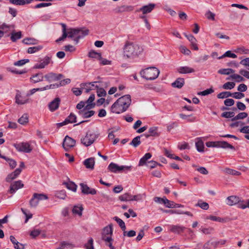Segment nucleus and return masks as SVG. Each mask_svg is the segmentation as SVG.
<instances>
[{"label":"nucleus","instance_id":"7ed1b4c3","mask_svg":"<svg viewBox=\"0 0 249 249\" xmlns=\"http://www.w3.org/2000/svg\"><path fill=\"white\" fill-rule=\"evenodd\" d=\"M160 73V71L155 67H149L142 70L140 72L142 77L146 80H152L156 79Z\"/></svg>","mask_w":249,"mask_h":249},{"label":"nucleus","instance_id":"69168bd1","mask_svg":"<svg viewBox=\"0 0 249 249\" xmlns=\"http://www.w3.org/2000/svg\"><path fill=\"white\" fill-rule=\"evenodd\" d=\"M97 94L99 97H104L106 95L107 93L106 90L103 88H96Z\"/></svg>","mask_w":249,"mask_h":249},{"label":"nucleus","instance_id":"20e7f679","mask_svg":"<svg viewBox=\"0 0 249 249\" xmlns=\"http://www.w3.org/2000/svg\"><path fill=\"white\" fill-rule=\"evenodd\" d=\"M98 137V134L89 131L86 136L81 139V142L85 146H89L91 145Z\"/></svg>","mask_w":249,"mask_h":249},{"label":"nucleus","instance_id":"4be33fe9","mask_svg":"<svg viewBox=\"0 0 249 249\" xmlns=\"http://www.w3.org/2000/svg\"><path fill=\"white\" fill-rule=\"evenodd\" d=\"M170 227V231L172 232H173L174 233L177 234H180V233L182 232L185 229V227L180 226V225H170L169 226Z\"/></svg>","mask_w":249,"mask_h":249},{"label":"nucleus","instance_id":"39448f33","mask_svg":"<svg viewBox=\"0 0 249 249\" xmlns=\"http://www.w3.org/2000/svg\"><path fill=\"white\" fill-rule=\"evenodd\" d=\"M48 198L47 196L44 194L34 193L32 198L29 201V205L31 208H36L41 200H46Z\"/></svg>","mask_w":249,"mask_h":249},{"label":"nucleus","instance_id":"5701e85b","mask_svg":"<svg viewBox=\"0 0 249 249\" xmlns=\"http://www.w3.org/2000/svg\"><path fill=\"white\" fill-rule=\"evenodd\" d=\"M78 113L83 118H88L92 116L95 114V111L93 110H80L78 111Z\"/></svg>","mask_w":249,"mask_h":249},{"label":"nucleus","instance_id":"a18cd8bd","mask_svg":"<svg viewBox=\"0 0 249 249\" xmlns=\"http://www.w3.org/2000/svg\"><path fill=\"white\" fill-rule=\"evenodd\" d=\"M113 219L117 222L123 231L126 229L125 223L121 218L115 216L113 217Z\"/></svg>","mask_w":249,"mask_h":249},{"label":"nucleus","instance_id":"393cba45","mask_svg":"<svg viewBox=\"0 0 249 249\" xmlns=\"http://www.w3.org/2000/svg\"><path fill=\"white\" fill-rule=\"evenodd\" d=\"M10 240L12 244L14 245V248L15 249H24V245L18 241L16 239L15 237L13 235L10 236Z\"/></svg>","mask_w":249,"mask_h":249},{"label":"nucleus","instance_id":"f704fd0d","mask_svg":"<svg viewBox=\"0 0 249 249\" xmlns=\"http://www.w3.org/2000/svg\"><path fill=\"white\" fill-rule=\"evenodd\" d=\"M152 157L151 154L150 153H146L143 157H142L139 163V166H143V165L145 164L146 163V161L150 159Z\"/></svg>","mask_w":249,"mask_h":249},{"label":"nucleus","instance_id":"f257e3e1","mask_svg":"<svg viewBox=\"0 0 249 249\" xmlns=\"http://www.w3.org/2000/svg\"><path fill=\"white\" fill-rule=\"evenodd\" d=\"M131 103V96L129 94L125 95L119 98L111 107V111L120 114L125 111Z\"/></svg>","mask_w":249,"mask_h":249},{"label":"nucleus","instance_id":"ea45409f","mask_svg":"<svg viewBox=\"0 0 249 249\" xmlns=\"http://www.w3.org/2000/svg\"><path fill=\"white\" fill-rule=\"evenodd\" d=\"M76 115L72 113H71L69 116H68L66 119H65V121L66 122L67 124H68L69 123H76Z\"/></svg>","mask_w":249,"mask_h":249},{"label":"nucleus","instance_id":"0e129e2a","mask_svg":"<svg viewBox=\"0 0 249 249\" xmlns=\"http://www.w3.org/2000/svg\"><path fill=\"white\" fill-rule=\"evenodd\" d=\"M85 247L86 249H94L93 247V240L92 238H90L88 243L85 244Z\"/></svg>","mask_w":249,"mask_h":249},{"label":"nucleus","instance_id":"4c0bfd02","mask_svg":"<svg viewBox=\"0 0 249 249\" xmlns=\"http://www.w3.org/2000/svg\"><path fill=\"white\" fill-rule=\"evenodd\" d=\"M83 208L82 206H74L72 209V213L74 214H77L79 216H81L82 214V211Z\"/></svg>","mask_w":249,"mask_h":249},{"label":"nucleus","instance_id":"8fccbe9b","mask_svg":"<svg viewBox=\"0 0 249 249\" xmlns=\"http://www.w3.org/2000/svg\"><path fill=\"white\" fill-rule=\"evenodd\" d=\"M225 57H229L235 58L237 57V55L235 54L232 53L231 51H228L225 53H224L222 56L219 57L218 58L219 59H220Z\"/></svg>","mask_w":249,"mask_h":249},{"label":"nucleus","instance_id":"2eb2a0df","mask_svg":"<svg viewBox=\"0 0 249 249\" xmlns=\"http://www.w3.org/2000/svg\"><path fill=\"white\" fill-rule=\"evenodd\" d=\"M23 187V184L21 180H18L12 183L10 187L9 192L11 194H14L18 189Z\"/></svg>","mask_w":249,"mask_h":249},{"label":"nucleus","instance_id":"bf43d9fd","mask_svg":"<svg viewBox=\"0 0 249 249\" xmlns=\"http://www.w3.org/2000/svg\"><path fill=\"white\" fill-rule=\"evenodd\" d=\"M234 113L233 111L224 112L221 114V117L225 118H233Z\"/></svg>","mask_w":249,"mask_h":249},{"label":"nucleus","instance_id":"6e6d98bb","mask_svg":"<svg viewBox=\"0 0 249 249\" xmlns=\"http://www.w3.org/2000/svg\"><path fill=\"white\" fill-rule=\"evenodd\" d=\"M18 122L21 124H25L28 122V116L27 114H24L20 118Z\"/></svg>","mask_w":249,"mask_h":249},{"label":"nucleus","instance_id":"603ef678","mask_svg":"<svg viewBox=\"0 0 249 249\" xmlns=\"http://www.w3.org/2000/svg\"><path fill=\"white\" fill-rule=\"evenodd\" d=\"M161 210L163 213H169L170 214H181L183 213L182 211L179 210H164L161 209Z\"/></svg>","mask_w":249,"mask_h":249},{"label":"nucleus","instance_id":"473e14b6","mask_svg":"<svg viewBox=\"0 0 249 249\" xmlns=\"http://www.w3.org/2000/svg\"><path fill=\"white\" fill-rule=\"evenodd\" d=\"M10 34V38L13 42H16L18 39L21 38L22 36L21 32L20 31L15 32L14 31H12Z\"/></svg>","mask_w":249,"mask_h":249},{"label":"nucleus","instance_id":"680f3d73","mask_svg":"<svg viewBox=\"0 0 249 249\" xmlns=\"http://www.w3.org/2000/svg\"><path fill=\"white\" fill-rule=\"evenodd\" d=\"M29 62L28 59H21L14 62V65L16 66H21Z\"/></svg>","mask_w":249,"mask_h":249},{"label":"nucleus","instance_id":"79ce46f5","mask_svg":"<svg viewBox=\"0 0 249 249\" xmlns=\"http://www.w3.org/2000/svg\"><path fill=\"white\" fill-rule=\"evenodd\" d=\"M196 207H199L201 209L207 210L209 208V205L208 203L203 202L201 200L198 201V202L195 205Z\"/></svg>","mask_w":249,"mask_h":249},{"label":"nucleus","instance_id":"37998d69","mask_svg":"<svg viewBox=\"0 0 249 249\" xmlns=\"http://www.w3.org/2000/svg\"><path fill=\"white\" fill-rule=\"evenodd\" d=\"M141 136H138L133 139L131 142L129 143L130 145H132L134 147H138L141 143Z\"/></svg>","mask_w":249,"mask_h":249},{"label":"nucleus","instance_id":"c9c22d12","mask_svg":"<svg viewBox=\"0 0 249 249\" xmlns=\"http://www.w3.org/2000/svg\"><path fill=\"white\" fill-rule=\"evenodd\" d=\"M0 158H2V159H4L6 161H7L8 163H9V166L13 169V168H14L16 165H17V162L16 161L12 159H10V158H8L4 156H2L1 155H0Z\"/></svg>","mask_w":249,"mask_h":249},{"label":"nucleus","instance_id":"f03ea898","mask_svg":"<svg viewBox=\"0 0 249 249\" xmlns=\"http://www.w3.org/2000/svg\"><path fill=\"white\" fill-rule=\"evenodd\" d=\"M142 51V47L129 42H126L123 48L124 56L129 58H133L139 56Z\"/></svg>","mask_w":249,"mask_h":249},{"label":"nucleus","instance_id":"58836bf2","mask_svg":"<svg viewBox=\"0 0 249 249\" xmlns=\"http://www.w3.org/2000/svg\"><path fill=\"white\" fill-rule=\"evenodd\" d=\"M10 2L17 5H23L30 3V1L28 0H10Z\"/></svg>","mask_w":249,"mask_h":249},{"label":"nucleus","instance_id":"72a5a7b5","mask_svg":"<svg viewBox=\"0 0 249 249\" xmlns=\"http://www.w3.org/2000/svg\"><path fill=\"white\" fill-rule=\"evenodd\" d=\"M62 27V33L63 34L62 36L58 38L56 40V42H59L60 41L64 40L67 37H68V34H67V30H66V25L64 24H61Z\"/></svg>","mask_w":249,"mask_h":249},{"label":"nucleus","instance_id":"13d9d810","mask_svg":"<svg viewBox=\"0 0 249 249\" xmlns=\"http://www.w3.org/2000/svg\"><path fill=\"white\" fill-rule=\"evenodd\" d=\"M225 173L228 174L232 175L234 176H239L241 174L240 172L230 168L225 169Z\"/></svg>","mask_w":249,"mask_h":249},{"label":"nucleus","instance_id":"052dcab7","mask_svg":"<svg viewBox=\"0 0 249 249\" xmlns=\"http://www.w3.org/2000/svg\"><path fill=\"white\" fill-rule=\"evenodd\" d=\"M123 235L124 236H127L129 237H132L136 235V231L134 230H131L130 231H125V230L123 231Z\"/></svg>","mask_w":249,"mask_h":249},{"label":"nucleus","instance_id":"2f4dec72","mask_svg":"<svg viewBox=\"0 0 249 249\" xmlns=\"http://www.w3.org/2000/svg\"><path fill=\"white\" fill-rule=\"evenodd\" d=\"M74 247V246L69 242L66 241H63L61 242L60 247L56 249H72Z\"/></svg>","mask_w":249,"mask_h":249},{"label":"nucleus","instance_id":"412c9836","mask_svg":"<svg viewBox=\"0 0 249 249\" xmlns=\"http://www.w3.org/2000/svg\"><path fill=\"white\" fill-rule=\"evenodd\" d=\"M60 100L59 98H55L53 101L51 102L49 105V108L51 111H54L56 110L59 106Z\"/></svg>","mask_w":249,"mask_h":249},{"label":"nucleus","instance_id":"aec40b11","mask_svg":"<svg viewBox=\"0 0 249 249\" xmlns=\"http://www.w3.org/2000/svg\"><path fill=\"white\" fill-rule=\"evenodd\" d=\"M44 76L41 72H38L34 74H33L30 77L31 81L33 83H36L39 82L43 81Z\"/></svg>","mask_w":249,"mask_h":249},{"label":"nucleus","instance_id":"de8ad7c7","mask_svg":"<svg viewBox=\"0 0 249 249\" xmlns=\"http://www.w3.org/2000/svg\"><path fill=\"white\" fill-rule=\"evenodd\" d=\"M218 72L221 74L229 75L234 73V71L232 69H221L218 71Z\"/></svg>","mask_w":249,"mask_h":249},{"label":"nucleus","instance_id":"6ab92c4d","mask_svg":"<svg viewBox=\"0 0 249 249\" xmlns=\"http://www.w3.org/2000/svg\"><path fill=\"white\" fill-rule=\"evenodd\" d=\"M22 170L20 168L16 169L13 172L9 174L6 177L5 180L6 182H9L12 180L16 178L20 174Z\"/></svg>","mask_w":249,"mask_h":249},{"label":"nucleus","instance_id":"49530a36","mask_svg":"<svg viewBox=\"0 0 249 249\" xmlns=\"http://www.w3.org/2000/svg\"><path fill=\"white\" fill-rule=\"evenodd\" d=\"M232 93L229 91H223L217 94V97L219 99H224L229 97H231Z\"/></svg>","mask_w":249,"mask_h":249},{"label":"nucleus","instance_id":"e2e57ef3","mask_svg":"<svg viewBox=\"0 0 249 249\" xmlns=\"http://www.w3.org/2000/svg\"><path fill=\"white\" fill-rule=\"evenodd\" d=\"M231 78L232 79L236 80L237 82H240L244 81V78L237 74H233L231 75Z\"/></svg>","mask_w":249,"mask_h":249},{"label":"nucleus","instance_id":"7c9ffc66","mask_svg":"<svg viewBox=\"0 0 249 249\" xmlns=\"http://www.w3.org/2000/svg\"><path fill=\"white\" fill-rule=\"evenodd\" d=\"M63 184L65 185L68 189L73 192H75L77 190V185L71 181L69 180L68 182H64Z\"/></svg>","mask_w":249,"mask_h":249},{"label":"nucleus","instance_id":"a19ab883","mask_svg":"<svg viewBox=\"0 0 249 249\" xmlns=\"http://www.w3.org/2000/svg\"><path fill=\"white\" fill-rule=\"evenodd\" d=\"M197 139L198 141L196 142L197 150L198 152H203L204 148L203 142L200 138H197Z\"/></svg>","mask_w":249,"mask_h":249},{"label":"nucleus","instance_id":"b1692460","mask_svg":"<svg viewBox=\"0 0 249 249\" xmlns=\"http://www.w3.org/2000/svg\"><path fill=\"white\" fill-rule=\"evenodd\" d=\"M178 71L181 74H187L195 72V70L188 66L180 67L177 69Z\"/></svg>","mask_w":249,"mask_h":249},{"label":"nucleus","instance_id":"6e6552de","mask_svg":"<svg viewBox=\"0 0 249 249\" xmlns=\"http://www.w3.org/2000/svg\"><path fill=\"white\" fill-rule=\"evenodd\" d=\"M14 146L18 151L28 153H30L32 151V148L29 142L15 143L14 144Z\"/></svg>","mask_w":249,"mask_h":249},{"label":"nucleus","instance_id":"f8f14e48","mask_svg":"<svg viewBox=\"0 0 249 249\" xmlns=\"http://www.w3.org/2000/svg\"><path fill=\"white\" fill-rule=\"evenodd\" d=\"M80 186L81 190V192L83 194L85 195H89L90 194L92 195H94L96 194L97 191L93 188H91L89 187L87 184H84L83 183H81L80 184Z\"/></svg>","mask_w":249,"mask_h":249},{"label":"nucleus","instance_id":"9b49d317","mask_svg":"<svg viewBox=\"0 0 249 249\" xmlns=\"http://www.w3.org/2000/svg\"><path fill=\"white\" fill-rule=\"evenodd\" d=\"M28 96H22L19 90L17 91L15 96V102L18 105H24L28 103L29 99Z\"/></svg>","mask_w":249,"mask_h":249},{"label":"nucleus","instance_id":"4d7b16f0","mask_svg":"<svg viewBox=\"0 0 249 249\" xmlns=\"http://www.w3.org/2000/svg\"><path fill=\"white\" fill-rule=\"evenodd\" d=\"M235 86V84L233 82H228L225 83L223 85V88L225 89H231Z\"/></svg>","mask_w":249,"mask_h":249},{"label":"nucleus","instance_id":"9d476101","mask_svg":"<svg viewBox=\"0 0 249 249\" xmlns=\"http://www.w3.org/2000/svg\"><path fill=\"white\" fill-rule=\"evenodd\" d=\"M75 143L76 142L74 139L68 136H66L63 140V147L65 151H68L75 145Z\"/></svg>","mask_w":249,"mask_h":249},{"label":"nucleus","instance_id":"4468645a","mask_svg":"<svg viewBox=\"0 0 249 249\" xmlns=\"http://www.w3.org/2000/svg\"><path fill=\"white\" fill-rule=\"evenodd\" d=\"M97 83V82H93L90 83H83L81 84V87L82 89H85V92L86 93H88L89 91L94 90L96 88H98V86L97 85H95V83Z\"/></svg>","mask_w":249,"mask_h":249},{"label":"nucleus","instance_id":"dca6fc26","mask_svg":"<svg viewBox=\"0 0 249 249\" xmlns=\"http://www.w3.org/2000/svg\"><path fill=\"white\" fill-rule=\"evenodd\" d=\"M14 28V25H7L6 23H3L0 26V30H1V32H3V36L4 34L6 35L5 36H9L11 35L10 33H8L9 31Z\"/></svg>","mask_w":249,"mask_h":249},{"label":"nucleus","instance_id":"864d4df0","mask_svg":"<svg viewBox=\"0 0 249 249\" xmlns=\"http://www.w3.org/2000/svg\"><path fill=\"white\" fill-rule=\"evenodd\" d=\"M248 116V114L246 112H240L236 116L234 117L231 119L232 121H234L239 119H243L246 118Z\"/></svg>","mask_w":249,"mask_h":249},{"label":"nucleus","instance_id":"423d86ee","mask_svg":"<svg viewBox=\"0 0 249 249\" xmlns=\"http://www.w3.org/2000/svg\"><path fill=\"white\" fill-rule=\"evenodd\" d=\"M131 168V166H119L113 162L110 163L108 166V169L113 173L120 172L124 170L130 171Z\"/></svg>","mask_w":249,"mask_h":249},{"label":"nucleus","instance_id":"ddd939ff","mask_svg":"<svg viewBox=\"0 0 249 249\" xmlns=\"http://www.w3.org/2000/svg\"><path fill=\"white\" fill-rule=\"evenodd\" d=\"M41 62L39 63H36L34 66V69H43L46 66H47L51 62V58L48 56H46L41 61Z\"/></svg>","mask_w":249,"mask_h":249},{"label":"nucleus","instance_id":"1a4fd4ad","mask_svg":"<svg viewBox=\"0 0 249 249\" xmlns=\"http://www.w3.org/2000/svg\"><path fill=\"white\" fill-rule=\"evenodd\" d=\"M63 77L64 75L62 74H57L52 72H49L44 75V78L49 83L60 80Z\"/></svg>","mask_w":249,"mask_h":249},{"label":"nucleus","instance_id":"a211bd4d","mask_svg":"<svg viewBox=\"0 0 249 249\" xmlns=\"http://www.w3.org/2000/svg\"><path fill=\"white\" fill-rule=\"evenodd\" d=\"M134 9V7L133 6L123 5L117 7L115 9V11L117 13H121L126 12H130L133 11Z\"/></svg>","mask_w":249,"mask_h":249},{"label":"nucleus","instance_id":"0eeeda50","mask_svg":"<svg viewBox=\"0 0 249 249\" xmlns=\"http://www.w3.org/2000/svg\"><path fill=\"white\" fill-rule=\"evenodd\" d=\"M113 233L112 225L109 224L105 227L102 232V239L104 241H110L113 240L112 235Z\"/></svg>","mask_w":249,"mask_h":249},{"label":"nucleus","instance_id":"5fc2aeb1","mask_svg":"<svg viewBox=\"0 0 249 249\" xmlns=\"http://www.w3.org/2000/svg\"><path fill=\"white\" fill-rule=\"evenodd\" d=\"M79 29H73V40L75 42V44H77L79 42V40L80 39V36L78 34H79Z\"/></svg>","mask_w":249,"mask_h":249},{"label":"nucleus","instance_id":"c85d7f7f","mask_svg":"<svg viewBox=\"0 0 249 249\" xmlns=\"http://www.w3.org/2000/svg\"><path fill=\"white\" fill-rule=\"evenodd\" d=\"M217 243L214 241H208L203 246V249H216Z\"/></svg>","mask_w":249,"mask_h":249},{"label":"nucleus","instance_id":"f3484780","mask_svg":"<svg viewBox=\"0 0 249 249\" xmlns=\"http://www.w3.org/2000/svg\"><path fill=\"white\" fill-rule=\"evenodd\" d=\"M156 6V4L154 3H150L147 5H144L142 6L138 11H141L143 14H146L151 12V11L154 9Z\"/></svg>","mask_w":249,"mask_h":249},{"label":"nucleus","instance_id":"3c124183","mask_svg":"<svg viewBox=\"0 0 249 249\" xmlns=\"http://www.w3.org/2000/svg\"><path fill=\"white\" fill-rule=\"evenodd\" d=\"M42 49V47L41 46H37L30 47L28 48L27 52L29 53H36Z\"/></svg>","mask_w":249,"mask_h":249},{"label":"nucleus","instance_id":"a878e982","mask_svg":"<svg viewBox=\"0 0 249 249\" xmlns=\"http://www.w3.org/2000/svg\"><path fill=\"white\" fill-rule=\"evenodd\" d=\"M95 164L94 158H90L85 160L84 161V164L86 167L88 169H93Z\"/></svg>","mask_w":249,"mask_h":249},{"label":"nucleus","instance_id":"774afa93","mask_svg":"<svg viewBox=\"0 0 249 249\" xmlns=\"http://www.w3.org/2000/svg\"><path fill=\"white\" fill-rule=\"evenodd\" d=\"M237 207L242 209L247 208V202H245L244 200H241L239 198V202L237 203Z\"/></svg>","mask_w":249,"mask_h":249},{"label":"nucleus","instance_id":"c03bdc74","mask_svg":"<svg viewBox=\"0 0 249 249\" xmlns=\"http://www.w3.org/2000/svg\"><path fill=\"white\" fill-rule=\"evenodd\" d=\"M158 127L156 126H153L149 129L148 132L150 134L145 135L146 138H148L149 136H155L158 135L157 133Z\"/></svg>","mask_w":249,"mask_h":249},{"label":"nucleus","instance_id":"cd10ccee","mask_svg":"<svg viewBox=\"0 0 249 249\" xmlns=\"http://www.w3.org/2000/svg\"><path fill=\"white\" fill-rule=\"evenodd\" d=\"M184 83L185 81L184 78H178L172 84V86L174 88L180 89L183 86Z\"/></svg>","mask_w":249,"mask_h":249},{"label":"nucleus","instance_id":"e433bc0d","mask_svg":"<svg viewBox=\"0 0 249 249\" xmlns=\"http://www.w3.org/2000/svg\"><path fill=\"white\" fill-rule=\"evenodd\" d=\"M132 195L129 193H125L119 197V200L122 201H132Z\"/></svg>","mask_w":249,"mask_h":249},{"label":"nucleus","instance_id":"338daca9","mask_svg":"<svg viewBox=\"0 0 249 249\" xmlns=\"http://www.w3.org/2000/svg\"><path fill=\"white\" fill-rule=\"evenodd\" d=\"M245 96V94L241 92H235L232 93V96L233 98L237 99H240L243 98Z\"/></svg>","mask_w":249,"mask_h":249},{"label":"nucleus","instance_id":"bb28decb","mask_svg":"<svg viewBox=\"0 0 249 249\" xmlns=\"http://www.w3.org/2000/svg\"><path fill=\"white\" fill-rule=\"evenodd\" d=\"M239 197L234 196H231L227 198V204L230 206L237 204L239 202Z\"/></svg>","mask_w":249,"mask_h":249},{"label":"nucleus","instance_id":"09e8293b","mask_svg":"<svg viewBox=\"0 0 249 249\" xmlns=\"http://www.w3.org/2000/svg\"><path fill=\"white\" fill-rule=\"evenodd\" d=\"M89 56L91 58L101 59L102 56L101 53L96 52L94 51H90L89 53Z\"/></svg>","mask_w":249,"mask_h":249},{"label":"nucleus","instance_id":"c756f323","mask_svg":"<svg viewBox=\"0 0 249 249\" xmlns=\"http://www.w3.org/2000/svg\"><path fill=\"white\" fill-rule=\"evenodd\" d=\"M218 148H222L223 149L229 148L233 150H235V148L233 146L225 141H219Z\"/></svg>","mask_w":249,"mask_h":249}]
</instances>
